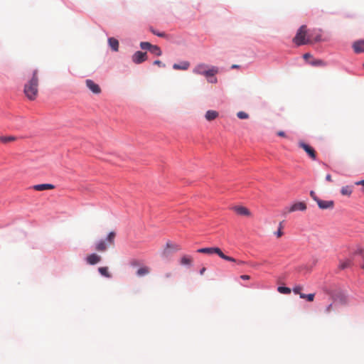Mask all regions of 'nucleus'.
<instances>
[{
  "mask_svg": "<svg viewBox=\"0 0 364 364\" xmlns=\"http://www.w3.org/2000/svg\"><path fill=\"white\" fill-rule=\"evenodd\" d=\"M38 70H34L32 73V77L25 84L23 92L26 97L30 100L36 99L38 93Z\"/></svg>",
  "mask_w": 364,
  "mask_h": 364,
  "instance_id": "f257e3e1",
  "label": "nucleus"
},
{
  "mask_svg": "<svg viewBox=\"0 0 364 364\" xmlns=\"http://www.w3.org/2000/svg\"><path fill=\"white\" fill-rule=\"evenodd\" d=\"M320 41V36H317L313 38L312 35L308 32L306 26H301L297 31L296 36L293 38V42L298 46L310 44Z\"/></svg>",
  "mask_w": 364,
  "mask_h": 364,
  "instance_id": "f03ea898",
  "label": "nucleus"
},
{
  "mask_svg": "<svg viewBox=\"0 0 364 364\" xmlns=\"http://www.w3.org/2000/svg\"><path fill=\"white\" fill-rule=\"evenodd\" d=\"M193 73L209 77L217 74L218 73V68L215 66L209 67L208 65L202 63L194 68Z\"/></svg>",
  "mask_w": 364,
  "mask_h": 364,
  "instance_id": "7ed1b4c3",
  "label": "nucleus"
},
{
  "mask_svg": "<svg viewBox=\"0 0 364 364\" xmlns=\"http://www.w3.org/2000/svg\"><path fill=\"white\" fill-rule=\"evenodd\" d=\"M198 252L204 254H217L220 258L226 261H234V258L225 255L219 247H205L197 250Z\"/></svg>",
  "mask_w": 364,
  "mask_h": 364,
  "instance_id": "20e7f679",
  "label": "nucleus"
},
{
  "mask_svg": "<svg viewBox=\"0 0 364 364\" xmlns=\"http://www.w3.org/2000/svg\"><path fill=\"white\" fill-rule=\"evenodd\" d=\"M299 146L303 149L312 160H316V153L313 147L303 141L299 142Z\"/></svg>",
  "mask_w": 364,
  "mask_h": 364,
  "instance_id": "39448f33",
  "label": "nucleus"
},
{
  "mask_svg": "<svg viewBox=\"0 0 364 364\" xmlns=\"http://www.w3.org/2000/svg\"><path fill=\"white\" fill-rule=\"evenodd\" d=\"M132 61L136 64H139L144 62L147 59L146 53H143L141 51H136L132 55Z\"/></svg>",
  "mask_w": 364,
  "mask_h": 364,
  "instance_id": "423d86ee",
  "label": "nucleus"
},
{
  "mask_svg": "<svg viewBox=\"0 0 364 364\" xmlns=\"http://www.w3.org/2000/svg\"><path fill=\"white\" fill-rule=\"evenodd\" d=\"M316 203L318 204L319 208L322 210L333 209L334 207V202L333 200H323L319 198L316 201Z\"/></svg>",
  "mask_w": 364,
  "mask_h": 364,
  "instance_id": "0eeeda50",
  "label": "nucleus"
},
{
  "mask_svg": "<svg viewBox=\"0 0 364 364\" xmlns=\"http://www.w3.org/2000/svg\"><path fill=\"white\" fill-rule=\"evenodd\" d=\"M306 210V205L304 202H296L294 203L289 210V213L295 211H304Z\"/></svg>",
  "mask_w": 364,
  "mask_h": 364,
  "instance_id": "6e6552de",
  "label": "nucleus"
},
{
  "mask_svg": "<svg viewBox=\"0 0 364 364\" xmlns=\"http://www.w3.org/2000/svg\"><path fill=\"white\" fill-rule=\"evenodd\" d=\"M86 85L95 94H99L101 92L100 86L92 80H87Z\"/></svg>",
  "mask_w": 364,
  "mask_h": 364,
  "instance_id": "1a4fd4ad",
  "label": "nucleus"
},
{
  "mask_svg": "<svg viewBox=\"0 0 364 364\" xmlns=\"http://www.w3.org/2000/svg\"><path fill=\"white\" fill-rule=\"evenodd\" d=\"M233 210L237 214H238L240 215L247 216V217L251 216L250 211L246 207L235 206L233 208Z\"/></svg>",
  "mask_w": 364,
  "mask_h": 364,
  "instance_id": "9d476101",
  "label": "nucleus"
},
{
  "mask_svg": "<svg viewBox=\"0 0 364 364\" xmlns=\"http://www.w3.org/2000/svg\"><path fill=\"white\" fill-rule=\"evenodd\" d=\"M86 261L89 264L94 265L101 261V257L95 253L87 255Z\"/></svg>",
  "mask_w": 364,
  "mask_h": 364,
  "instance_id": "9b49d317",
  "label": "nucleus"
},
{
  "mask_svg": "<svg viewBox=\"0 0 364 364\" xmlns=\"http://www.w3.org/2000/svg\"><path fill=\"white\" fill-rule=\"evenodd\" d=\"M353 48L356 53H364V40H360L354 42Z\"/></svg>",
  "mask_w": 364,
  "mask_h": 364,
  "instance_id": "f8f14e48",
  "label": "nucleus"
},
{
  "mask_svg": "<svg viewBox=\"0 0 364 364\" xmlns=\"http://www.w3.org/2000/svg\"><path fill=\"white\" fill-rule=\"evenodd\" d=\"M33 188L37 191H43L46 190H52L55 188V186L53 184L50 183H43V184H37L33 186Z\"/></svg>",
  "mask_w": 364,
  "mask_h": 364,
  "instance_id": "ddd939ff",
  "label": "nucleus"
},
{
  "mask_svg": "<svg viewBox=\"0 0 364 364\" xmlns=\"http://www.w3.org/2000/svg\"><path fill=\"white\" fill-rule=\"evenodd\" d=\"M171 248L172 250L175 251H178L181 250V247L176 244H171V242L166 243V248L163 252V256L165 257H167L170 255V252L168 249Z\"/></svg>",
  "mask_w": 364,
  "mask_h": 364,
  "instance_id": "4468645a",
  "label": "nucleus"
},
{
  "mask_svg": "<svg viewBox=\"0 0 364 364\" xmlns=\"http://www.w3.org/2000/svg\"><path fill=\"white\" fill-rule=\"evenodd\" d=\"M193 264V257L190 255H184L180 259V264L183 266L191 267Z\"/></svg>",
  "mask_w": 364,
  "mask_h": 364,
  "instance_id": "2eb2a0df",
  "label": "nucleus"
},
{
  "mask_svg": "<svg viewBox=\"0 0 364 364\" xmlns=\"http://www.w3.org/2000/svg\"><path fill=\"white\" fill-rule=\"evenodd\" d=\"M95 250L98 252H105L107 250L106 241L102 240L98 241L95 245Z\"/></svg>",
  "mask_w": 364,
  "mask_h": 364,
  "instance_id": "dca6fc26",
  "label": "nucleus"
},
{
  "mask_svg": "<svg viewBox=\"0 0 364 364\" xmlns=\"http://www.w3.org/2000/svg\"><path fill=\"white\" fill-rule=\"evenodd\" d=\"M109 46L114 51H117L119 49V41L114 38H109L108 39Z\"/></svg>",
  "mask_w": 364,
  "mask_h": 364,
  "instance_id": "f3484780",
  "label": "nucleus"
},
{
  "mask_svg": "<svg viewBox=\"0 0 364 364\" xmlns=\"http://www.w3.org/2000/svg\"><path fill=\"white\" fill-rule=\"evenodd\" d=\"M190 63L187 61L182 62L180 64L175 63L173 65V69L175 70H186L189 68Z\"/></svg>",
  "mask_w": 364,
  "mask_h": 364,
  "instance_id": "a211bd4d",
  "label": "nucleus"
},
{
  "mask_svg": "<svg viewBox=\"0 0 364 364\" xmlns=\"http://www.w3.org/2000/svg\"><path fill=\"white\" fill-rule=\"evenodd\" d=\"M218 113L214 110H208L205 114V118L208 121H211L217 118Z\"/></svg>",
  "mask_w": 364,
  "mask_h": 364,
  "instance_id": "6ab92c4d",
  "label": "nucleus"
},
{
  "mask_svg": "<svg viewBox=\"0 0 364 364\" xmlns=\"http://www.w3.org/2000/svg\"><path fill=\"white\" fill-rule=\"evenodd\" d=\"M98 271L102 276L107 278H110L112 277V274L109 273L108 267H99Z\"/></svg>",
  "mask_w": 364,
  "mask_h": 364,
  "instance_id": "aec40b11",
  "label": "nucleus"
},
{
  "mask_svg": "<svg viewBox=\"0 0 364 364\" xmlns=\"http://www.w3.org/2000/svg\"><path fill=\"white\" fill-rule=\"evenodd\" d=\"M0 140L1 143L7 144L16 141V137L14 136H0Z\"/></svg>",
  "mask_w": 364,
  "mask_h": 364,
  "instance_id": "412c9836",
  "label": "nucleus"
},
{
  "mask_svg": "<svg viewBox=\"0 0 364 364\" xmlns=\"http://www.w3.org/2000/svg\"><path fill=\"white\" fill-rule=\"evenodd\" d=\"M150 272V269L148 267H141L139 268L137 272H136V274L139 276V277H143L146 274H148Z\"/></svg>",
  "mask_w": 364,
  "mask_h": 364,
  "instance_id": "4be33fe9",
  "label": "nucleus"
},
{
  "mask_svg": "<svg viewBox=\"0 0 364 364\" xmlns=\"http://www.w3.org/2000/svg\"><path fill=\"white\" fill-rule=\"evenodd\" d=\"M352 191V187L349 186H343L341 190V193L342 195L348 196H350L351 195Z\"/></svg>",
  "mask_w": 364,
  "mask_h": 364,
  "instance_id": "5701e85b",
  "label": "nucleus"
},
{
  "mask_svg": "<svg viewBox=\"0 0 364 364\" xmlns=\"http://www.w3.org/2000/svg\"><path fill=\"white\" fill-rule=\"evenodd\" d=\"M352 264V261L350 259H346L345 261H341L339 264V269H344L350 267Z\"/></svg>",
  "mask_w": 364,
  "mask_h": 364,
  "instance_id": "b1692460",
  "label": "nucleus"
},
{
  "mask_svg": "<svg viewBox=\"0 0 364 364\" xmlns=\"http://www.w3.org/2000/svg\"><path fill=\"white\" fill-rule=\"evenodd\" d=\"M149 51L156 56H160L162 53L160 48L156 45H153Z\"/></svg>",
  "mask_w": 364,
  "mask_h": 364,
  "instance_id": "393cba45",
  "label": "nucleus"
},
{
  "mask_svg": "<svg viewBox=\"0 0 364 364\" xmlns=\"http://www.w3.org/2000/svg\"><path fill=\"white\" fill-rule=\"evenodd\" d=\"M116 234L114 232H110L107 237V242L110 245H113L114 243V238H115Z\"/></svg>",
  "mask_w": 364,
  "mask_h": 364,
  "instance_id": "a878e982",
  "label": "nucleus"
},
{
  "mask_svg": "<svg viewBox=\"0 0 364 364\" xmlns=\"http://www.w3.org/2000/svg\"><path fill=\"white\" fill-rule=\"evenodd\" d=\"M277 291L284 294H289L291 291L290 288L286 287H279Z\"/></svg>",
  "mask_w": 364,
  "mask_h": 364,
  "instance_id": "bb28decb",
  "label": "nucleus"
},
{
  "mask_svg": "<svg viewBox=\"0 0 364 364\" xmlns=\"http://www.w3.org/2000/svg\"><path fill=\"white\" fill-rule=\"evenodd\" d=\"M315 294H301V298L304 299H306L308 301H313L314 299Z\"/></svg>",
  "mask_w": 364,
  "mask_h": 364,
  "instance_id": "cd10ccee",
  "label": "nucleus"
},
{
  "mask_svg": "<svg viewBox=\"0 0 364 364\" xmlns=\"http://www.w3.org/2000/svg\"><path fill=\"white\" fill-rule=\"evenodd\" d=\"M303 289H304L303 286H301V285H296V286H295V287L293 288L292 291H293V292H294L295 294H299V296L301 297V294H303V293L301 292V291H302Z\"/></svg>",
  "mask_w": 364,
  "mask_h": 364,
  "instance_id": "c85d7f7f",
  "label": "nucleus"
},
{
  "mask_svg": "<svg viewBox=\"0 0 364 364\" xmlns=\"http://www.w3.org/2000/svg\"><path fill=\"white\" fill-rule=\"evenodd\" d=\"M153 46V45H151V44L150 43H149V42H141V43H140V47H141V49H143V50H150V49H151V46Z\"/></svg>",
  "mask_w": 364,
  "mask_h": 364,
  "instance_id": "c756f323",
  "label": "nucleus"
},
{
  "mask_svg": "<svg viewBox=\"0 0 364 364\" xmlns=\"http://www.w3.org/2000/svg\"><path fill=\"white\" fill-rule=\"evenodd\" d=\"M334 309V305L333 303L330 304L328 306L326 307L324 309V313L326 314H330Z\"/></svg>",
  "mask_w": 364,
  "mask_h": 364,
  "instance_id": "7c9ffc66",
  "label": "nucleus"
},
{
  "mask_svg": "<svg viewBox=\"0 0 364 364\" xmlns=\"http://www.w3.org/2000/svg\"><path fill=\"white\" fill-rule=\"evenodd\" d=\"M237 116L238 118L242 119H247L249 117L248 114H247L245 112H242V111L237 112Z\"/></svg>",
  "mask_w": 364,
  "mask_h": 364,
  "instance_id": "2f4dec72",
  "label": "nucleus"
},
{
  "mask_svg": "<svg viewBox=\"0 0 364 364\" xmlns=\"http://www.w3.org/2000/svg\"><path fill=\"white\" fill-rule=\"evenodd\" d=\"M282 223H280L279 230H277V232H275V235H277V237H280L283 235V232L282 230Z\"/></svg>",
  "mask_w": 364,
  "mask_h": 364,
  "instance_id": "473e14b6",
  "label": "nucleus"
},
{
  "mask_svg": "<svg viewBox=\"0 0 364 364\" xmlns=\"http://www.w3.org/2000/svg\"><path fill=\"white\" fill-rule=\"evenodd\" d=\"M310 196L311 197V198L315 200L316 202L319 199L316 193L314 191H310Z\"/></svg>",
  "mask_w": 364,
  "mask_h": 364,
  "instance_id": "72a5a7b5",
  "label": "nucleus"
},
{
  "mask_svg": "<svg viewBox=\"0 0 364 364\" xmlns=\"http://www.w3.org/2000/svg\"><path fill=\"white\" fill-rule=\"evenodd\" d=\"M232 262H235L237 263L238 265H245L247 264L246 262L243 261V260H239V259H236L234 258V261H231Z\"/></svg>",
  "mask_w": 364,
  "mask_h": 364,
  "instance_id": "f704fd0d",
  "label": "nucleus"
},
{
  "mask_svg": "<svg viewBox=\"0 0 364 364\" xmlns=\"http://www.w3.org/2000/svg\"><path fill=\"white\" fill-rule=\"evenodd\" d=\"M311 64L313 65H323V63L320 60H316L313 62H311Z\"/></svg>",
  "mask_w": 364,
  "mask_h": 364,
  "instance_id": "c9c22d12",
  "label": "nucleus"
},
{
  "mask_svg": "<svg viewBox=\"0 0 364 364\" xmlns=\"http://www.w3.org/2000/svg\"><path fill=\"white\" fill-rule=\"evenodd\" d=\"M154 65H159V66H161V67H164L165 65L160 60H156L154 62Z\"/></svg>",
  "mask_w": 364,
  "mask_h": 364,
  "instance_id": "e433bc0d",
  "label": "nucleus"
},
{
  "mask_svg": "<svg viewBox=\"0 0 364 364\" xmlns=\"http://www.w3.org/2000/svg\"><path fill=\"white\" fill-rule=\"evenodd\" d=\"M240 278L244 280H249L250 277L249 275L243 274L240 276Z\"/></svg>",
  "mask_w": 364,
  "mask_h": 364,
  "instance_id": "4c0bfd02",
  "label": "nucleus"
},
{
  "mask_svg": "<svg viewBox=\"0 0 364 364\" xmlns=\"http://www.w3.org/2000/svg\"><path fill=\"white\" fill-rule=\"evenodd\" d=\"M277 135L279 136H282V137L286 136V134H285L284 132H283V131L278 132Z\"/></svg>",
  "mask_w": 364,
  "mask_h": 364,
  "instance_id": "58836bf2",
  "label": "nucleus"
},
{
  "mask_svg": "<svg viewBox=\"0 0 364 364\" xmlns=\"http://www.w3.org/2000/svg\"><path fill=\"white\" fill-rule=\"evenodd\" d=\"M355 185L357 186H364V180H362V181H357L355 183Z\"/></svg>",
  "mask_w": 364,
  "mask_h": 364,
  "instance_id": "ea45409f",
  "label": "nucleus"
},
{
  "mask_svg": "<svg viewBox=\"0 0 364 364\" xmlns=\"http://www.w3.org/2000/svg\"><path fill=\"white\" fill-rule=\"evenodd\" d=\"M311 55L310 53H305V54L304 55V58L305 60H307L308 58H311Z\"/></svg>",
  "mask_w": 364,
  "mask_h": 364,
  "instance_id": "a19ab883",
  "label": "nucleus"
},
{
  "mask_svg": "<svg viewBox=\"0 0 364 364\" xmlns=\"http://www.w3.org/2000/svg\"><path fill=\"white\" fill-rule=\"evenodd\" d=\"M326 180L329 181V182L332 181L331 176L330 174L326 175Z\"/></svg>",
  "mask_w": 364,
  "mask_h": 364,
  "instance_id": "79ce46f5",
  "label": "nucleus"
},
{
  "mask_svg": "<svg viewBox=\"0 0 364 364\" xmlns=\"http://www.w3.org/2000/svg\"><path fill=\"white\" fill-rule=\"evenodd\" d=\"M156 36H159V37H164V36H165V33H164L157 32L156 33Z\"/></svg>",
  "mask_w": 364,
  "mask_h": 364,
  "instance_id": "37998d69",
  "label": "nucleus"
},
{
  "mask_svg": "<svg viewBox=\"0 0 364 364\" xmlns=\"http://www.w3.org/2000/svg\"><path fill=\"white\" fill-rule=\"evenodd\" d=\"M260 265H261L260 263H253V264H251V266L252 267H255V268L259 267V266H260Z\"/></svg>",
  "mask_w": 364,
  "mask_h": 364,
  "instance_id": "c03bdc74",
  "label": "nucleus"
},
{
  "mask_svg": "<svg viewBox=\"0 0 364 364\" xmlns=\"http://www.w3.org/2000/svg\"><path fill=\"white\" fill-rule=\"evenodd\" d=\"M205 270H206L205 267H203V268L200 270V274L201 275H203V274L205 273Z\"/></svg>",
  "mask_w": 364,
  "mask_h": 364,
  "instance_id": "a18cd8bd",
  "label": "nucleus"
},
{
  "mask_svg": "<svg viewBox=\"0 0 364 364\" xmlns=\"http://www.w3.org/2000/svg\"><path fill=\"white\" fill-rule=\"evenodd\" d=\"M269 262L267 260H262L261 262H260V264L261 265H264V264H267Z\"/></svg>",
  "mask_w": 364,
  "mask_h": 364,
  "instance_id": "49530a36",
  "label": "nucleus"
},
{
  "mask_svg": "<svg viewBox=\"0 0 364 364\" xmlns=\"http://www.w3.org/2000/svg\"><path fill=\"white\" fill-rule=\"evenodd\" d=\"M363 250L360 249L355 252V254H363Z\"/></svg>",
  "mask_w": 364,
  "mask_h": 364,
  "instance_id": "de8ad7c7",
  "label": "nucleus"
},
{
  "mask_svg": "<svg viewBox=\"0 0 364 364\" xmlns=\"http://www.w3.org/2000/svg\"><path fill=\"white\" fill-rule=\"evenodd\" d=\"M171 275H172V274H171V272H168V273H166V274H165V277H166V278H169V277H171Z\"/></svg>",
  "mask_w": 364,
  "mask_h": 364,
  "instance_id": "09e8293b",
  "label": "nucleus"
},
{
  "mask_svg": "<svg viewBox=\"0 0 364 364\" xmlns=\"http://www.w3.org/2000/svg\"><path fill=\"white\" fill-rule=\"evenodd\" d=\"M360 267H361V268H362L363 269H364V257H363V262H362V264H361Z\"/></svg>",
  "mask_w": 364,
  "mask_h": 364,
  "instance_id": "8fccbe9b",
  "label": "nucleus"
},
{
  "mask_svg": "<svg viewBox=\"0 0 364 364\" xmlns=\"http://www.w3.org/2000/svg\"><path fill=\"white\" fill-rule=\"evenodd\" d=\"M210 82H217V79L216 78H214L213 80H209Z\"/></svg>",
  "mask_w": 364,
  "mask_h": 364,
  "instance_id": "3c124183",
  "label": "nucleus"
},
{
  "mask_svg": "<svg viewBox=\"0 0 364 364\" xmlns=\"http://www.w3.org/2000/svg\"><path fill=\"white\" fill-rule=\"evenodd\" d=\"M151 31L152 33H154V35H156V33H157L156 31L154 30L153 28H151Z\"/></svg>",
  "mask_w": 364,
  "mask_h": 364,
  "instance_id": "603ef678",
  "label": "nucleus"
},
{
  "mask_svg": "<svg viewBox=\"0 0 364 364\" xmlns=\"http://www.w3.org/2000/svg\"><path fill=\"white\" fill-rule=\"evenodd\" d=\"M232 68H237V65H233L232 66Z\"/></svg>",
  "mask_w": 364,
  "mask_h": 364,
  "instance_id": "864d4df0",
  "label": "nucleus"
}]
</instances>
